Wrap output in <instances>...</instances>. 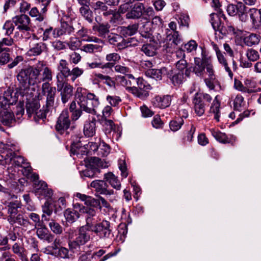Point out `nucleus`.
Returning a JSON list of instances; mask_svg holds the SVG:
<instances>
[{"label": "nucleus", "mask_w": 261, "mask_h": 261, "mask_svg": "<svg viewBox=\"0 0 261 261\" xmlns=\"http://www.w3.org/2000/svg\"><path fill=\"white\" fill-rule=\"evenodd\" d=\"M172 101V96L170 95H156L152 99L151 103L153 107L161 109L169 107Z\"/></svg>", "instance_id": "obj_17"}, {"label": "nucleus", "mask_w": 261, "mask_h": 261, "mask_svg": "<svg viewBox=\"0 0 261 261\" xmlns=\"http://www.w3.org/2000/svg\"><path fill=\"white\" fill-rule=\"evenodd\" d=\"M46 12H43L42 8L41 11L39 12L36 7L32 8L29 14L32 17H34L35 20L39 22L43 21L45 16Z\"/></svg>", "instance_id": "obj_47"}, {"label": "nucleus", "mask_w": 261, "mask_h": 261, "mask_svg": "<svg viewBox=\"0 0 261 261\" xmlns=\"http://www.w3.org/2000/svg\"><path fill=\"white\" fill-rule=\"evenodd\" d=\"M56 79V86L58 91L60 92L62 102L66 103L73 96V88L70 84L65 82L62 77L60 78L59 74H57Z\"/></svg>", "instance_id": "obj_8"}, {"label": "nucleus", "mask_w": 261, "mask_h": 261, "mask_svg": "<svg viewBox=\"0 0 261 261\" xmlns=\"http://www.w3.org/2000/svg\"><path fill=\"white\" fill-rule=\"evenodd\" d=\"M37 237L43 241L48 243L52 242L54 240V236L50 233L48 229L45 227H40L38 228L36 230Z\"/></svg>", "instance_id": "obj_29"}, {"label": "nucleus", "mask_w": 261, "mask_h": 261, "mask_svg": "<svg viewBox=\"0 0 261 261\" xmlns=\"http://www.w3.org/2000/svg\"><path fill=\"white\" fill-rule=\"evenodd\" d=\"M106 100L111 107H114L118 106L122 101L121 98L118 96L109 95L107 96Z\"/></svg>", "instance_id": "obj_61"}, {"label": "nucleus", "mask_w": 261, "mask_h": 261, "mask_svg": "<svg viewBox=\"0 0 261 261\" xmlns=\"http://www.w3.org/2000/svg\"><path fill=\"white\" fill-rule=\"evenodd\" d=\"M74 196L84 201V203L87 206H96L98 203V200L94 198L80 193H75Z\"/></svg>", "instance_id": "obj_33"}, {"label": "nucleus", "mask_w": 261, "mask_h": 261, "mask_svg": "<svg viewBox=\"0 0 261 261\" xmlns=\"http://www.w3.org/2000/svg\"><path fill=\"white\" fill-rule=\"evenodd\" d=\"M80 11L84 18L89 23L93 21L92 12L90 10L89 7H82L80 9Z\"/></svg>", "instance_id": "obj_52"}, {"label": "nucleus", "mask_w": 261, "mask_h": 261, "mask_svg": "<svg viewBox=\"0 0 261 261\" xmlns=\"http://www.w3.org/2000/svg\"><path fill=\"white\" fill-rule=\"evenodd\" d=\"M40 105L39 100L33 99L32 100H29L26 103L27 113L29 117L33 116L34 120L36 122H39L40 120L44 121L46 118L47 114L49 112L48 108L43 106L42 109L38 111Z\"/></svg>", "instance_id": "obj_6"}, {"label": "nucleus", "mask_w": 261, "mask_h": 261, "mask_svg": "<svg viewBox=\"0 0 261 261\" xmlns=\"http://www.w3.org/2000/svg\"><path fill=\"white\" fill-rule=\"evenodd\" d=\"M32 178L35 185L36 192L43 195L46 199L51 198L53 192L51 189L47 188V184L43 181H38L39 175L38 174H33L32 175Z\"/></svg>", "instance_id": "obj_12"}, {"label": "nucleus", "mask_w": 261, "mask_h": 261, "mask_svg": "<svg viewBox=\"0 0 261 261\" xmlns=\"http://www.w3.org/2000/svg\"><path fill=\"white\" fill-rule=\"evenodd\" d=\"M110 152V148L108 145L102 142L99 144L98 155L107 156Z\"/></svg>", "instance_id": "obj_62"}, {"label": "nucleus", "mask_w": 261, "mask_h": 261, "mask_svg": "<svg viewBox=\"0 0 261 261\" xmlns=\"http://www.w3.org/2000/svg\"><path fill=\"white\" fill-rule=\"evenodd\" d=\"M57 69L60 72L58 73L60 78L62 77L60 74H62L65 78L69 77L70 69L68 67V63L65 60L62 59L59 61L57 66Z\"/></svg>", "instance_id": "obj_34"}, {"label": "nucleus", "mask_w": 261, "mask_h": 261, "mask_svg": "<svg viewBox=\"0 0 261 261\" xmlns=\"http://www.w3.org/2000/svg\"><path fill=\"white\" fill-rule=\"evenodd\" d=\"M16 29L20 31H29L31 30V19L25 14H20L12 18Z\"/></svg>", "instance_id": "obj_14"}, {"label": "nucleus", "mask_w": 261, "mask_h": 261, "mask_svg": "<svg viewBox=\"0 0 261 261\" xmlns=\"http://www.w3.org/2000/svg\"><path fill=\"white\" fill-rule=\"evenodd\" d=\"M110 27L108 24H101L97 27H93V30H96L100 36L105 37L109 33Z\"/></svg>", "instance_id": "obj_54"}, {"label": "nucleus", "mask_w": 261, "mask_h": 261, "mask_svg": "<svg viewBox=\"0 0 261 261\" xmlns=\"http://www.w3.org/2000/svg\"><path fill=\"white\" fill-rule=\"evenodd\" d=\"M96 118L93 117H92L91 119H89V120L85 122L83 132L86 137H92L95 135L96 128Z\"/></svg>", "instance_id": "obj_26"}, {"label": "nucleus", "mask_w": 261, "mask_h": 261, "mask_svg": "<svg viewBox=\"0 0 261 261\" xmlns=\"http://www.w3.org/2000/svg\"><path fill=\"white\" fill-rule=\"evenodd\" d=\"M259 41L260 36L255 34H251L245 37L244 39L245 44L248 46L257 44Z\"/></svg>", "instance_id": "obj_46"}, {"label": "nucleus", "mask_w": 261, "mask_h": 261, "mask_svg": "<svg viewBox=\"0 0 261 261\" xmlns=\"http://www.w3.org/2000/svg\"><path fill=\"white\" fill-rule=\"evenodd\" d=\"M18 93L17 92L14 93L10 89L5 91L3 96H0V108L6 109L7 106L15 104L18 99Z\"/></svg>", "instance_id": "obj_13"}, {"label": "nucleus", "mask_w": 261, "mask_h": 261, "mask_svg": "<svg viewBox=\"0 0 261 261\" xmlns=\"http://www.w3.org/2000/svg\"><path fill=\"white\" fill-rule=\"evenodd\" d=\"M79 207L80 210L82 211L83 213H85L86 214V225H85L87 226V227L92 228L93 226V224L96 221V211L92 208L91 207H84L83 209L80 208V205L78 203L74 204V207Z\"/></svg>", "instance_id": "obj_20"}, {"label": "nucleus", "mask_w": 261, "mask_h": 261, "mask_svg": "<svg viewBox=\"0 0 261 261\" xmlns=\"http://www.w3.org/2000/svg\"><path fill=\"white\" fill-rule=\"evenodd\" d=\"M82 90V88H77L76 94V96L79 99L77 102L80 109L88 113L96 114V112L95 108L97 107L99 104L98 98L91 93H89L87 96H84L81 93Z\"/></svg>", "instance_id": "obj_3"}, {"label": "nucleus", "mask_w": 261, "mask_h": 261, "mask_svg": "<svg viewBox=\"0 0 261 261\" xmlns=\"http://www.w3.org/2000/svg\"><path fill=\"white\" fill-rule=\"evenodd\" d=\"M104 44H88L82 46L81 50L87 53H93L101 50Z\"/></svg>", "instance_id": "obj_41"}, {"label": "nucleus", "mask_w": 261, "mask_h": 261, "mask_svg": "<svg viewBox=\"0 0 261 261\" xmlns=\"http://www.w3.org/2000/svg\"><path fill=\"white\" fill-rule=\"evenodd\" d=\"M258 91L256 83L250 79H246L244 81V93H252Z\"/></svg>", "instance_id": "obj_43"}, {"label": "nucleus", "mask_w": 261, "mask_h": 261, "mask_svg": "<svg viewBox=\"0 0 261 261\" xmlns=\"http://www.w3.org/2000/svg\"><path fill=\"white\" fill-rule=\"evenodd\" d=\"M138 29V25L136 24L128 25L127 27H122L120 28V33L125 37L132 36L137 32Z\"/></svg>", "instance_id": "obj_45"}, {"label": "nucleus", "mask_w": 261, "mask_h": 261, "mask_svg": "<svg viewBox=\"0 0 261 261\" xmlns=\"http://www.w3.org/2000/svg\"><path fill=\"white\" fill-rule=\"evenodd\" d=\"M216 56H217V60H218L219 64H221V66L224 67L226 72H227L228 73L229 76L231 79H232L233 75V73L228 65L227 62L225 58L224 57V53H222V52L218 53L216 55Z\"/></svg>", "instance_id": "obj_39"}, {"label": "nucleus", "mask_w": 261, "mask_h": 261, "mask_svg": "<svg viewBox=\"0 0 261 261\" xmlns=\"http://www.w3.org/2000/svg\"><path fill=\"white\" fill-rule=\"evenodd\" d=\"M7 219L9 223L12 225L17 224L18 225L27 227L30 224L28 218L21 214L13 216H8Z\"/></svg>", "instance_id": "obj_27"}, {"label": "nucleus", "mask_w": 261, "mask_h": 261, "mask_svg": "<svg viewBox=\"0 0 261 261\" xmlns=\"http://www.w3.org/2000/svg\"><path fill=\"white\" fill-rule=\"evenodd\" d=\"M170 32V31H168L167 32L169 40L170 41H172V42L176 45L180 44L181 42V38L179 36L178 32H174L172 34V33H169Z\"/></svg>", "instance_id": "obj_58"}, {"label": "nucleus", "mask_w": 261, "mask_h": 261, "mask_svg": "<svg viewBox=\"0 0 261 261\" xmlns=\"http://www.w3.org/2000/svg\"><path fill=\"white\" fill-rule=\"evenodd\" d=\"M49 226L51 230L56 234H60L63 232L62 227L54 220H51L49 223Z\"/></svg>", "instance_id": "obj_60"}, {"label": "nucleus", "mask_w": 261, "mask_h": 261, "mask_svg": "<svg viewBox=\"0 0 261 261\" xmlns=\"http://www.w3.org/2000/svg\"><path fill=\"white\" fill-rule=\"evenodd\" d=\"M114 69L116 72L125 74L127 78L132 79V80L135 81L134 76L132 74L129 73L130 72V69L128 67L120 65H117L114 66Z\"/></svg>", "instance_id": "obj_51"}, {"label": "nucleus", "mask_w": 261, "mask_h": 261, "mask_svg": "<svg viewBox=\"0 0 261 261\" xmlns=\"http://www.w3.org/2000/svg\"><path fill=\"white\" fill-rule=\"evenodd\" d=\"M69 48L72 50L78 49L82 45V41L77 37H71L67 42Z\"/></svg>", "instance_id": "obj_56"}, {"label": "nucleus", "mask_w": 261, "mask_h": 261, "mask_svg": "<svg viewBox=\"0 0 261 261\" xmlns=\"http://www.w3.org/2000/svg\"><path fill=\"white\" fill-rule=\"evenodd\" d=\"M199 100H200V99L197 100L194 97L192 101L195 113L197 116H201L204 113L206 107L203 106V104L200 103Z\"/></svg>", "instance_id": "obj_49"}, {"label": "nucleus", "mask_w": 261, "mask_h": 261, "mask_svg": "<svg viewBox=\"0 0 261 261\" xmlns=\"http://www.w3.org/2000/svg\"><path fill=\"white\" fill-rule=\"evenodd\" d=\"M156 45L154 43H146L142 45L141 51L147 56L152 57L156 53Z\"/></svg>", "instance_id": "obj_42"}, {"label": "nucleus", "mask_w": 261, "mask_h": 261, "mask_svg": "<svg viewBox=\"0 0 261 261\" xmlns=\"http://www.w3.org/2000/svg\"><path fill=\"white\" fill-rule=\"evenodd\" d=\"M0 121L5 125L11 126L15 122L13 113L5 110L1 112Z\"/></svg>", "instance_id": "obj_31"}, {"label": "nucleus", "mask_w": 261, "mask_h": 261, "mask_svg": "<svg viewBox=\"0 0 261 261\" xmlns=\"http://www.w3.org/2000/svg\"><path fill=\"white\" fill-rule=\"evenodd\" d=\"M70 125L69 113L67 110H64L60 115L56 125V129L60 134L69 128Z\"/></svg>", "instance_id": "obj_16"}, {"label": "nucleus", "mask_w": 261, "mask_h": 261, "mask_svg": "<svg viewBox=\"0 0 261 261\" xmlns=\"http://www.w3.org/2000/svg\"><path fill=\"white\" fill-rule=\"evenodd\" d=\"M90 230L94 232L100 238H110L112 229L110 228V222L105 220L93 225Z\"/></svg>", "instance_id": "obj_9"}, {"label": "nucleus", "mask_w": 261, "mask_h": 261, "mask_svg": "<svg viewBox=\"0 0 261 261\" xmlns=\"http://www.w3.org/2000/svg\"><path fill=\"white\" fill-rule=\"evenodd\" d=\"M12 249L14 253L17 254L22 261H29L26 255L23 253V248L21 247L18 243H15Z\"/></svg>", "instance_id": "obj_53"}, {"label": "nucleus", "mask_w": 261, "mask_h": 261, "mask_svg": "<svg viewBox=\"0 0 261 261\" xmlns=\"http://www.w3.org/2000/svg\"><path fill=\"white\" fill-rule=\"evenodd\" d=\"M45 65L43 62L39 61L37 63V69L39 70L38 80L39 81L37 82V84L40 83L42 82L49 83V82L53 80V72L51 69L46 66L43 68Z\"/></svg>", "instance_id": "obj_15"}, {"label": "nucleus", "mask_w": 261, "mask_h": 261, "mask_svg": "<svg viewBox=\"0 0 261 261\" xmlns=\"http://www.w3.org/2000/svg\"><path fill=\"white\" fill-rule=\"evenodd\" d=\"M236 5L230 4L227 7L228 14L230 16L238 15L242 22H246L248 20L247 8L244 4L249 6L254 5L256 0H237Z\"/></svg>", "instance_id": "obj_5"}, {"label": "nucleus", "mask_w": 261, "mask_h": 261, "mask_svg": "<svg viewBox=\"0 0 261 261\" xmlns=\"http://www.w3.org/2000/svg\"><path fill=\"white\" fill-rule=\"evenodd\" d=\"M171 72H168L167 76L170 79L172 83L174 85H179L184 81L186 76H189L190 71L188 69L185 70V72L180 71H173L171 70Z\"/></svg>", "instance_id": "obj_23"}, {"label": "nucleus", "mask_w": 261, "mask_h": 261, "mask_svg": "<svg viewBox=\"0 0 261 261\" xmlns=\"http://www.w3.org/2000/svg\"><path fill=\"white\" fill-rule=\"evenodd\" d=\"M64 216L67 221L73 223L79 218L80 215L76 211L67 209L64 212Z\"/></svg>", "instance_id": "obj_48"}, {"label": "nucleus", "mask_w": 261, "mask_h": 261, "mask_svg": "<svg viewBox=\"0 0 261 261\" xmlns=\"http://www.w3.org/2000/svg\"><path fill=\"white\" fill-rule=\"evenodd\" d=\"M109 42L116 46L118 49H124L130 45V42L127 41L120 35L111 33L108 36Z\"/></svg>", "instance_id": "obj_18"}, {"label": "nucleus", "mask_w": 261, "mask_h": 261, "mask_svg": "<svg viewBox=\"0 0 261 261\" xmlns=\"http://www.w3.org/2000/svg\"><path fill=\"white\" fill-rule=\"evenodd\" d=\"M39 70L37 69V64L33 66L22 69L17 75V79L20 84V87L17 89V92L23 96L28 92L29 86L37 84L39 82Z\"/></svg>", "instance_id": "obj_2"}, {"label": "nucleus", "mask_w": 261, "mask_h": 261, "mask_svg": "<svg viewBox=\"0 0 261 261\" xmlns=\"http://www.w3.org/2000/svg\"><path fill=\"white\" fill-rule=\"evenodd\" d=\"M90 229L89 228L85 226L79 228L75 239L68 241V245L71 251H80L81 246L85 245L90 241L91 239V236L89 232Z\"/></svg>", "instance_id": "obj_7"}, {"label": "nucleus", "mask_w": 261, "mask_h": 261, "mask_svg": "<svg viewBox=\"0 0 261 261\" xmlns=\"http://www.w3.org/2000/svg\"><path fill=\"white\" fill-rule=\"evenodd\" d=\"M97 173H98L97 168H94L92 165H91L90 161H89V163L87 165L86 169L82 172V175L83 176L89 178L94 177Z\"/></svg>", "instance_id": "obj_50"}, {"label": "nucleus", "mask_w": 261, "mask_h": 261, "mask_svg": "<svg viewBox=\"0 0 261 261\" xmlns=\"http://www.w3.org/2000/svg\"><path fill=\"white\" fill-rule=\"evenodd\" d=\"M210 131L212 136L218 141L222 143H229V139L225 133L214 129H210Z\"/></svg>", "instance_id": "obj_44"}, {"label": "nucleus", "mask_w": 261, "mask_h": 261, "mask_svg": "<svg viewBox=\"0 0 261 261\" xmlns=\"http://www.w3.org/2000/svg\"><path fill=\"white\" fill-rule=\"evenodd\" d=\"M211 23L214 30L216 32H218L223 36L227 35L226 28L225 26L222 24L221 20L218 15L212 13L210 15ZM217 34V33H216Z\"/></svg>", "instance_id": "obj_24"}, {"label": "nucleus", "mask_w": 261, "mask_h": 261, "mask_svg": "<svg viewBox=\"0 0 261 261\" xmlns=\"http://www.w3.org/2000/svg\"><path fill=\"white\" fill-rule=\"evenodd\" d=\"M17 151H18L17 147L14 144L11 143V146L6 153L7 156L5 158L3 165H8V170L14 166L15 167H22L29 171L31 168L29 163L25 162L22 156L15 154V152Z\"/></svg>", "instance_id": "obj_4"}, {"label": "nucleus", "mask_w": 261, "mask_h": 261, "mask_svg": "<svg viewBox=\"0 0 261 261\" xmlns=\"http://www.w3.org/2000/svg\"><path fill=\"white\" fill-rule=\"evenodd\" d=\"M248 13L253 24H255L257 22V18L259 16L258 10L255 8H247V14ZM248 16V15L247 14Z\"/></svg>", "instance_id": "obj_59"}, {"label": "nucleus", "mask_w": 261, "mask_h": 261, "mask_svg": "<svg viewBox=\"0 0 261 261\" xmlns=\"http://www.w3.org/2000/svg\"><path fill=\"white\" fill-rule=\"evenodd\" d=\"M144 10L143 4L137 2L132 5L131 10L126 13V17L128 19H138L142 16Z\"/></svg>", "instance_id": "obj_22"}, {"label": "nucleus", "mask_w": 261, "mask_h": 261, "mask_svg": "<svg viewBox=\"0 0 261 261\" xmlns=\"http://www.w3.org/2000/svg\"><path fill=\"white\" fill-rule=\"evenodd\" d=\"M91 188L95 189V191L100 194L105 195H111L114 194L113 190H108V185L103 180H95L90 184Z\"/></svg>", "instance_id": "obj_19"}, {"label": "nucleus", "mask_w": 261, "mask_h": 261, "mask_svg": "<svg viewBox=\"0 0 261 261\" xmlns=\"http://www.w3.org/2000/svg\"><path fill=\"white\" fill-rule=\"evenodd\" d=\"M84 73V70L79 67H75L70 70L69 77H70L71 81L74 82L76 79L81 76Z\"/></svg>", "instance_id": "obj_55"}, {"label": "nucleus", "mask_w": 261, "mask_h": 261, "mask_svg": "<svg viewBox=\"0 0 261 261\" xmlns=\"http://www.w3.org/2000/svg\"><path fill=\"white\" fill-rule=\"evenodd\" d=\"M57 36L60 37L66 35H70L74 32V28L72 25L66 21H61V26L56 28Z\"/></svg>", "instance_id": "obj_32"}, {"label": "nucleus", "mask_w": 261, "mask_h": 261, "mask_svg": "<svg viewBox=\"0 0 261 261\" xmlns=\"http://www.w3.org/2000/svg\"><path fill=\"white\" fill-rule=\"evenodd\" d=\"M167 69L164 67L161 69H148L146 71L145 74L146 76L156 80H161L162 76L167 74Z\"/></svg>", "instance_id": "obj_30"}, {"label": "nucleus", "mask_w": 261, "mask_h": 261, "mask_svg": "<svg viewBox=\"0 0 261 261\" xmlns=\"http://www.w3.org/2000/svg\"><path fill=\"white\" fill-rule=\"evenodd\" d=\"M70 152L71 154H76L80 158L89 153L86 145L82 146L80 141H75L74 140L71 145Z\"/></svg>", "instance_id": "obj_25"}, {"label": "nucleus", "mask_w": 261, "mask_h": 261, "mask_svg": "<svg viewBox=\"0 0 261 261\" xmlns=\"http://www.w3.org/2000/svg\"><path fill=\"white\" fill-rule=\"evenodd\" d=\"M76 252L71 251L70 249L69 248V249H68L64 247H60L57 251L48 252H47V253L55 255V256L60 258L69 259L72 258L73 254Z\"/></svg>", "instance_id": "obj_28"}, {"label": "nucleus", "mask_w": 261, "mask_h": 261, "mask_svg": "<svg viewBox=\"0 0 261 261\" xmlns=\"http://www.w3.org/2000/svg\"><path fill=\"white\" fill-rule=\"evenodd\" d=\"M43 33L42 36L43 41L52 40L58 37L57 34L56 29H53L51 27H48L45 29L42 28Z\"/></svg>", "instance_id": "obj_37"}, {"label": "nucleus", "mask_w": 261, "mask_h": 261, "mask_svg": "<svg viewBox=\"0 0 261 261\" xmlns=\"http://www.w3.org/2000/svg\"><path fill=\"white\" fill-rule=\"evenodd\" d=\"M14 28L15 25L13 22V19H12V20H7L3 26V29L6 31L5 34L7 36H9L13 33Z\"/></svg>", "instance_id": "obj_64"}, {"label": "nucleus", "mask_w": 261, "mask_h": 261, "mask_svg": "<svg viewBox=\"0 0 261 261\" xmlns=\"http://www.w3.org/2000/svg\"><path fill=\"white\" fill-rule=\"evenodd\" d=\"M36 36L33 35L32 37H30L29 43L30 49L27 52L29 56H36L40 55L46 48V44L42 42H37L36 39Z\"/></svg>", "instance_id": "obj_11"}, {"label": "nucleus", "mask_w": 261, "mask_h": 261, "mask_svg": "<svg viewBox=\"0 0 261 261\" xmlns=\"http://www.w3.org/2000/svg\"><path fill=\"white\" fill-rule=\"evenodd\" d=\"M136 81L138 88L141 91H143L144 93H146V90L151 89V86L142 78L139 77L136 80L135 79V82Z\"/></svg>", "instance_id": "obj_57"}, {"label": "nucleus", "mask_w": 261, "mask_h": 261, "mask_svg": "<svg viewBox=\"0 0 261 261\" xmlns=\"http://www.w3.org/2000/svg\"><path fill=\"white\" fill-rule=\"evenodd\" d=\"M41 92L42 95L46 97L45 106L49 110L54 103L56 89L51 87L49 83L45 82L42 85Z\"/></svg>", "instance_id": "obj_10"}, {"label": "nucleus", "mask_w": 261, "mask_h": 261, "mask_svg": "<svg viewBox=\"0 0 261 261\" xmlns=\"http://www.w3.org/2000/svg\"><path fill=\"white\" fill-rule=\"evenodd\" d=\"M194 97L197 100L200 99L199 102L203 104V106L205 107L208 106L212 101V96L210 94L205 93L197 92L195 93Z\"/></svg>", "instance_id": "obj_40"}, {"label": "nucleus", "mask_w": 261, "mask_h": 261, "mask_svg": "<svg viewBox=\"0 0 261 261\" xmlns=\"http://www.w3.org/2000/svg\"><path fill=\"white\" fill-rule=\"evenodd\" d=\"M220 102L218 99V96H216L210 107V112L214 114V119L217 121H220Z\"/></svg>", "instance_id": "obj_35"}, {"label": "nucleus", "mask_w": 261, "mask_h": 261, "mask_svg": "<svg viewBox=\"0 0 261 261\" xmlns=\"http://www.w3.org/2000/svg\"><path fill=\"white\" fill-rule=\"evenodd\" d=\"M105 179L109 182L111 186L117 190L121 188V184L117 176L111 172L105 174Z\"/></svg>", "instance_id": "obj_36"}, {"label": "nucleus", "mask_w": 261, "mask_h": 261, "mask_svg": "<svg viewBox=\"0 0 261 261\" xmlns=\"http://www.w3.org/2000/svg\"><path fill=\"white\" fill-rule=\"evenodd\" d=\"M4 203L8 207V216H13L18 213V209L20 208L21 203L19 200L16 199L7 197L5 199Z\"/></svg>", "instance_id": "obj_21"}, {"label": "nucleus", "mask_w": 261, "mask_h": 261, "mask_svg": "<svg viewBox=\"0 0 261 261\" xmlns=\"http://www.w3.org/2000/svg\"><path fill=\"white\" fill-rule=\"evenodd\" d=\"M91 165L97 169V172H99V168H106L109 166V163L97 157H92L89 160Z\"/></svg>", "instance_id": "obj_38"}, {"label": "nucleus", "mask_w": 261, "mask_h": 261, "mask_svg": "<svg viewBox=\"0 0 261 261\" xmlns=\"http://www.w3.org/2000/svg\"><path fill=\"white\" fill-rule=\"evenodd\" d=\"M205 69L208 77L204 79L205 84L210 90H214L215 87L214 81L216 77L211 58L208 55L205 49L201 48L200 56L194 58L193 72L197 76L203 77L205 73Z\"/></svg>", "instance_id": "obj_1"}, {"label": "nucleus", "mask_w": 261, "mask_h": 261, "mask_svg": "<svg viewBox=\"0 0 261 261\" xmlns=\"http://www.w3.org/2000/svg\"><path fill=\"white\" fill-rule=\"evenodd\" d=\"M183 124V119L181 118H178L170 121L169 124L170 128L172 131L175 132L179 129Z\"/></svg>", "instance_id": "obj_63"}]
</instances>
